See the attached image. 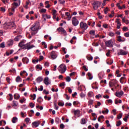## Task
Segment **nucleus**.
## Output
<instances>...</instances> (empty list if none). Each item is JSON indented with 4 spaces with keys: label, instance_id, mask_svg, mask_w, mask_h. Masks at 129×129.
I'll use <instances>...</instances> for the list:
<instances>
[{
    "label": "nucleus",
    "instance_id": "obj_1",
    "mask_svg": "<svg viewBox=\"0 0 129 129\" xmlns=\"http://www.w3.org/2000/svg\"><path fill=\"white\" fill-rule=\"evenodd\" d=\"M19 47L22 48V49H24L25 50H30L32 48H34V45H31L29 43H27L25 44V42L24 41L20 42L18 44Z\"/></svg>",
    "mask_w": 129,
    "mask_h": 129
},
{
    "label": "nucleus",
    "instance_id": "obj_2",
    "mask_svg": "<svg viewBox=\"0 0 129 129\" xmlns=\"http://www.w3.org/2000/svg\"><path fill=\"white\" fill-rule=\"evenodd\" d=\"M30 30H31V33L32 36H35L38 31H39V28L36 27V24H34L30 28Z\"/></svg>",
    "mask_w": 129,
    "mask_h": 129
},
{
    "label": "nucleus",
    "instance_id": "obj_3",
    "mask_svg": "<svg viewBox=\"0 0 129 129\" xmlns=\"http://www.w3.org/2000/svg\"><path fill=\"white\" fill-rule=\"evenodd\" d=\"M67 69V67H66V65L63 63L60 64L58 67V71L60 72V73H61V74L65 73Z\"/></svg>",
    "mask_w": 129,
    "mask_h": 129
},
{
    "label": "nucleus",
    "instance_id": "obj_4",
    "mask_svg": "<svg viewBox=\"0 0 129 129\" xmlns=\"http://www.w3.org/2000/svg\"><path fill=\"white\" fill-rule=\"evenodd\" d=\"M101 5V2H99V1H95L94 3L92 4L93 8L95 11H96L99 7Z\"/></svg>",
    "mask_w": 129,
    "mask_h": 129
},
{
    "label": "nucleus",
    "instance_id": "obj_5",
    "mask_svg": "<svg viewBox=\"0 0 129 129\" xmlns=\"http://www.w3.org/2000/svg\"><path fill=\"white\" fill-rule=\"evenodd\" d=\"M117 83H118V81H117V80H116V79H112L111 80V81L109 82V87L111 88V87H115V88H116V87L115 86L116 84H117Z\"/></svg>",
    "mask_w": 129,
    "mask_h": 129
},
{
    "label": "nucleus",
    "instance_id": "obj_6",
    "mask_svg": "<svg viewBox=\"0 0 129 129\" xmlns=\"http://www.w3.org/2000/svg\"><path fill=\"white\" fill-rule=\"evenodd\" d=\"M6 24L9 29H16L17 28V26L13 22L6 23Z\"/></svg>",
    "mask_w": 129,
    "mask_h": 129
},
{
    "label": "nucleus",
    "instance_id": "obj_7",
    "mask_svg": "<svg viewBox=\"0 0 129 129\" xmlns=\"http://www.w3.org/2000/svg\"><path fill=\"white\" fill-rule=\"evenodd\" d=\"M80 27L81 28V29H82L83 30L85 31V30H87L88 28V25H87V24L83 22H81L80 23Z\"/></svg>",
    "mask_w": 129,
    "mask_h": 129
},
{
    "label": "nucleus",
    "instance_id": "obj_8",
    "mask_svg": "<svg viewBox=\"0 0 129 129\" xmlns=\"http://www.w3.org/2000/svg\"><path fill=\"white\" fill-rule=\"evenodd\" d=\"M72 24L74 27H76L77 26H78L79 24V21L77 19H76V17H73L72 19Z\"/></svg>",
    "mask_w": 129,
    "mask_h": 129
},
{
    "label": "nucleus",
    "instance_id": "obj_9",
    "mask_svg": "<svg viewBox=\"0 0 129 129\" xmlns=\"http://www.w3.org/2000/svg\"><path fill=\"white\" fill-rule=\"evenodd\" d=\"M105 44L107 47H113V42L112 40H107L105 41Z\"/></svg>",
    "mask_w": 129,
    "mask_h": 129
},
{
    "label": "nucleus",
    "instance_id": "obj_10",
    "mask_svg": "<svg viewBox=\"0 0 129 129\" xmlns=\"http://www.w3.org/2000/svg\"><path fill=\"white\" fill-rule=\"evenodd\" d=\"M50 56H51V58L53 59H56V58H57V52H56L55 51H52L50 53Z\"/></svg>",
    "mask_w": 129,
    "mask_h": 129
},
{
    "label": "nucleus",
    "instance_id": "obj_11",
    "mask_svg": "<svg viewBox=\"0 0 129 129\" xmlns=\"http://www.w3.org/2000/svg\"><path fill=\"white\" fill-rule=\"evenodd\" d=\"M127 54V52L122 49H120L119 52L117 53L118 56H119L120 55H124Z\"/></svg>",
    "mask_w": 129,
    "mask_h": 129
},
{
    "label": "nucleus",
    "instance_id": "obj_12",
    "mask_svg": "<svg viewBox=\"0 0 129 129\" xmlns=\"http://www.w3.org/2000/svg\"><path fill=\"white\" fill-rule=\"evenodd\" d=\"M40 124V121H35L32 123V127H38Z\"/></svg>",
    "mask_w": 129,
    "mask_h": 129
},
{
    "label": "nucleus",
    "instance_id": "obj_13",
    "mask_svg": "<svg viewBox=\"0 0 129 129\" xmlns=\"http://www.w3.org/2000/svg\"><path fill=\"white\" fill-rule=\"evenodd\" d=\"M43 82L45 85H49V84H50L49 83V78L48 77H46L44 78Z\"/></svg>",
    "mask_w": 129,
    "mask_h": 129
},
{
    "label": "nucleus",
    "instance_id": "obj_14",
    "mask_svg": "<svg viewBox=\"0 0 129 129\" xmlns=\"http://www.w3.org/2000/svg\"><path fill=\"white\" fill-rule=\"evenodd\" d=\"M116 21V23H117V29H120V26H121V24H120V22L119 21V19L117 18Z\"/></svg>",
    "mask_w": 129,
    "mask_h": 129
},
{
    "label": "nucleus",
    "instance_id": "obj_15",
    "mask_svg": "<svg viewBox=\"0 0 129 129\" xmlns=\"http://www.w3.org/2000/svg\"><path fill=\"white\" fill-rule=\"evenodd\" d=\"M57 31L58 32H61V33H63V34H66V31L62 27L58 28L57 29Z\"/></svg>",
    "mask_w": 129,
    "mask_h": 129
},
{
    "label": "nucleus",
    "instance_id": "obj_16",
    "mask_svg": "<svg viewBox=\"0 0 129 129\" xmlns=\"http://www.w3.org/2000/svg\"><path fill=\"white\" fill-rule=\"evenodd\" d=\"M116 7L118 8L119 10H122V9H125V5H123L122 7H121L119 4V3H117L116 4Z\"/></svg>",
    "mask_w": 129,
    "mask_h": 129
},
{
    "label": "nucleus",
    "instance_id": "obj_17",
    "mask_svg": "<svg viewBox=\"0 0 129 129\" xmlns=\"http://www.w3.org/2000/svg\"><path fill=\"white\" fill-rule=\"evenodd\" d=\"M36 80L38 83H40L43 81V78L42 77H38Z\"/></svg>",
    "mask_w": 129,
    "mask_h": 129
},
{
    "label": "nucleus",
    "instance_id": "obj_18",
    "mask_svg": "<svg viewBox=\"0 0 129 129\" xmlns=\"http://www.w3.org/2000/svg\"><path fill=\"white\" fill-rule=\"evenodd\" d=\"M22 61L23 63H26V64H28V63H29V58L27 57H24L22 59Z\"/></svg>",
    "mask_w": 129,
    "mask_h": 129
},
{
    "label": "nucleus",
    "instance_id": "obj_19",
    "mask_svg": "<svg viewBox=\"0 0 129 129\" xmlns=\"http://www.w3.org/2000/svg\"><path fill=\"white\" fill-rule=\"evenodd\" d=\"M117 41L118 42H124L125 41V39L124 38V39H121V36H117Z\"/></svg>",
    "mask_w": 129,
    "mask_h": 129
},
{
    "label": "nucleus",
    "instance_id": "obj_20",
    "mask_svg": "<svg viewBox=\"0 0 129 129\" xmlns=\"http://www.w3.org/2000/svg\"><path fill=\"white\" fill-rule=\"evenodd\" d=\"M14 44V40L13 39H10L8 42V46H12Z\"/></svg>",
    "mask_w": 129,
    "mask_h": 129
},
{
    "label": "nucleus",
    "instance_id": "obj_21",
    "mask_svg": "<svg viewBox=\"0 0 129 129\" xmlns=\"http://www.w3.org/2000/svg\"><path fill=\"white\" fill-rule=\"evenodd\" d=\"M86 57L89 61H92L93 60V57L90 55H87Z\"/></svg>",
    "mask_w": 129,
    "mask_h": 129
},
{
    "label": "nucleus",
    "instance_id": "obj_22",
    "mask_svg": "<svg viewBox=\"0 0 129 129\" xmlns=\"http://www.w3.org/2000/svg\"><path fill=\"white\" fill-rule=\"evenodd\" d=\"M16 82H22V78H21V77H20L19 76H17L16 79Z\"/></svg>",
    "mask_w": 129,
    "mask_h": 129
},
{
    "label": "nucleus",
    "instance_id": "obj_23",
    "mask_svg": "<svg viewBox=\"0 0 129 129\" xmlns=\"http://www.w3.org/2000/svg\"><path fill=\"white\" fill-rule=\"evenodd\" d=\"M90 35L91 36H95V31L94 30H92L89 32Z\"/></svg>",
    "mask_w": 129,
    "mask_h": 129
},
{
    "label": "nucleus",
    "instance_id": "obj_24",
    "mask_svg": "<svg viewBox=\"0 0 129 129\" xmlns=\"http://www.w3.org/2000/svg\"><path fill=\"white\" fill-rule=\"evenodd\" d=\"M54 106L55 109H56V110H58V109L59 108V107H58L57 106V101H55L54 102Z\"/></svg>",
    "mask_w": 129,
    "mask_h": 129
},
{
    "label": "nucleus",
    "instance_id": "obj_25",
    "mask_svg": "<svg viewBox=\"0 0 129 129\" xmlns=\"http://www.w3.org/2000/svg\"><path fill=\"white\" fill-rule=\"evenodd\" d=\"M74 110V114L75 115L77 114H79L80 113V111L79 110Z\"/></svg>",
    "mask_w": 129,
    "mask_h": 129
},
{
    "label": "nucleus",
    "instance_id": "obj_26",
    "mask_svg": "<svg viewBox=\"0 0 129 129\" xmlns=\"http://www.w3.org/2000/svg\"><path fill=\"white\" fill-rule=\"evenodd\" d=\"M81 124H85L86 123V120H85V118H83L81 119Z\"/></svg>",
    "mask_w": 129,
    "mask_h": 129
},
{
    "label": "nucleus",
    "instance_id": "obj_27",
    "mask_svg": "<svg viewBox=\"0 0 129 129\" xmlns=\"http://www.w3.org/2000/svg\"><path fill=\"white\" fill-rule=\"evenodd\" d=\"M87 75L88 76L89 80H91V79H92V76L91 75V73H90V72H88Z\"/></svg>",
    "mask_w": 129,
    "mask_h": 129
},
{
    "label": "nucleus",
    "instance_id": "obj_28",
    "mask_svg": "<svg viewBox=\"0 0 129 129\" xmlns=\"http://www.w3.org/2000/svg\"><path fill=\"white\" fill-rule=\"evenodd\" d=\"M14 98L17 100L19 99V98H20V95H19V94H14Z\"/></svg>",
    "mask_w": 129,
    "mask_h": 129
},
{
    "label": "nucleus",
    "instance_id": "obj_29",
    "mask_svg": "<svg viewBox=\"0 0 129 129\" xmlns=\"http://www.w3.org/2000/svg\"><path fill=\"white\" fill-rule=\"evenodd\" d=\"M18 120V118L17 117H14L12 119V122L13 123H16V121Z\"/></svg>",
    "mask_w": 129,
    "mask_h": 129
},
{
    "label": "nucleus",
    "instance_id": "obj_30",
    "mask_svg": "<svg viewBox=\"0 0 129 129\" xmlns=\"http://www.w3.org/2000/svg\"><path fill=\"white\" fill-rule=\"evenodd\" d=\"M36 68H37V69H39V70H42L43 69V67H42V66H41V65L40 64H37L36 66Z\"/></svg>",
    "mask_w": 129,
    "mask_h": 129
},
{
    "label": "nucleus",
    "instance_id": "obj_31",
    "mask_svg": "<svg viewBox=\"0 0 129 129\" xmlns=\"http://www.w3.org/2000/svg\"><path fill=\"white\" fill-rule=\"evenodd\" d=\"M125 79V77H122L120 79V83H121L122 84H123V80H124Z\"/></svg>",
    "mask_w": 129,
    "mask_h": 129
},
{
    "label": "nucleus",
    "instance_id": "obj_32",
    "mask_svg": "<svg viewBox=\"0 0 129 129\" xmlns=\"http://www.w3.org/2000/svg\"><path fill=\"white\" fill-rule=\"evenodd\" d=\"M93 102H94V101L93 100H90L88 101L89 105H92L93 104Z\"/></svg>",
    "mask_w": 129,
    "mask_h": 129
},
{
    "label": "nucleus",
    "instance_id": "obj_33",
    "mask_svg": "<svg viewBox=\"0 0 129 129\" xmlns=\"http://www.w3.org/2000/svg\"><path fill=\"white\" fill-rule=\"evenodd\" d=\"M122 117V113H119L118 115H117V119H120Z\"/></svg>",
    "mask_w": 129,
    "mask_h": 129
},
{
    "label": "nucleus",
    "instance_id": "obj_34",
    "mask_svg": "<svg viewBox=\"0 0 129 129\" xmlns=\"http://www.w3.org/2000/svg\"><path fill=\"white\" fill-rule=\"evenodd\" d=\"M106 63L108 64V65H111V64L113 63V60L110 59L109 61H107Z\"/></svg>",
    "mask_w": 129,
    "mask_h": 129
},
{
    "label": "nucleus",
    "instance_id": "obj_35",
    "mask_svg": "<svg viewBox=\"0 0 129 129\" xmlns=\"http://www.w3.org/2000/svg\"><path fill=\"white\" fill-rule=\"evenodd\" d=\"M121 125V121L119 120L117 121V123L116 124V126H119Z\"/></svg>",
    "mask_w": 129,
    "mask_h": 129
},
{
    "label": "nucleus",
    "instance_id": "obj_36",
    "mask_svg": "<svg viewBox=\"0 0 129 129\" xmlns=\"http://www.w3.org/2000/svg\"><path fill=\"white\" fill-rule=\"evenodd\" d=\"M115 95L117 97H120V96H122L121 94L119 92H116L115 93Z\"/></svg>",
    "mask_w": 129,
    "mask_h": 129
},
{
    "label": "nucleus",
    "instance_id": "obj_37",
    "mask_svg": "<svg viewBox=\"0 0 129 129\" xmlns=\"http://www.w3.org/2000/svg\"><path fill=\"white\" fill-rule=\"evenodd\" d=\"M92 95H93V92H89L88 93V96H89V97H92Z\"/></svg>",
    "mask_w": 129,
    "mask_h": 129
},
{
    "label": "nucleus",
    "instance_id": "obj_38",
    "mask_svg": "<svg viewBox=\"0 0 129 129\" xmlns=\"http://www.w3.org/2000/svg\"><path fill=\"white\" fill-rule=\"evenodd\" d=\"M122 31H123V32H126V31H128V28L125 26H124L122 28Z\"/></svg>",
    "mask_w": 129,
    "mask_h": 129
},
{
    "label": "nucleus",
    "instance_id": "obj_39",
    "mask_svg": "<svg viewBox=\"0 0 129 129\" xmlns=\"http://www.w3.org/2000/svg\"><path fill=\"white\" fill-rule=\"evenodd\" d=\"M66 81L67 82H70V81H71V78L69 76L67 77Z\"/></svg>",
    "mask_w": 129,
    "mask_h": 129
},
{
    "label": "nucleus",
    "instance_id": "obj_40",
    "mask_svg": "<svg viewBox=\"0 0 129 129\" xmlns=\"http://www.w3.org/2000/svg\"><path fill=\"white\" fill-rule=\"evenodd\" d=\"M20 103H24L26 101V98H23L22 99L19 100Z\"/></svg>",
    "mask_w": 129,
    "mask_h": 129
},
{
    "label": "nucleus",
    "instance_id": "obj_41",
    "mask_svg": "<svg viewBox=\"0 0 129 129\" xmlns=\"http://www.w3.org/2000/svg\"><path fill=\"white\" fill-rule=\"evenodd\" d=\"M108 35L110 37H113V36H114V33H113V32H110L108 33Z\"/></svg>",
    "mask_w": 129,
    "mask_h": 129
},
{
    "label": "nucleus",
    "instance_id": "obj_42",
    "mask_svg": "<svg viewBox=\"0 0 129 129\" xmlns=\"http://www.w3.org/2000/svg\"><path fill=\"white\" fill-rule=\"evenodd\" d=\"M29 106L31 108H33V107H35V104L33 103H29Z\"/></svg>",
    "mask_w": 129,
    "mask_h": 129
},
{
    "label": "nucleus",
    "instance_id": "obj_43",
    "mask_svg": "<svg viewBox=\"0 0 129 129\" xmlns=\"http://www.w3.org/2000/svg\"><path fill=\"white\" fill-rule=\"evenodd\" d=\"M5 42H3L0 44V48H5Z\"/></svg>",
    "mask_w": 129,
    "mask_h": 129
},
{
    "label": "nucleus",
    "instance_id": "obj_44",
    "mask_svg": "<svg viewBox=\"0 0 129 129\" xmlns=\"http://www.w3.org/2000/svg\"><path fill=\"white\" fill-rule=\"evenodd\" d=\"M46 12H47V10L45 9H42L40 11V14H42V13H46Z\"/></svg>",
    "mask_w": 129,
    "mask_h": 129
},
{
    "label": "nucleus",
    "instance_id": "obj_45",
    "mask_svg": "<svg viewBox=\"0 0 129 129\" xmlns=\"http://www.w3.org/2000/svg\"><path fill=\"white\" fill-rule=\"evenodd\" d=\"M42 97H39L38 99H37V102H38L39 103H41V102H42Z\"/></svg>",
    "mask_w": 129,
    "mask_h": 129
},
{
    "label": "nucleus",
    "instance_id": "obj_46",
    "mask_svg": "<svg viewBox=\"0 0 129 129\" xmlns=\"http://www.w3.org/2000/svg\"><path fill=\"white\" fill-rule=\"evenodd\" d=\"M13 106H18V102L13 101Z\"/></svg>",
    "mask_w": 129,
    "mask_h": 129
},
{
    "label": "nucleus",
    "instance_id": "obj_47",
    "mask_svg": "<svg viewBox=\"0 0 129 129\" xmlns=\"http://www.w3.org/2000/svg\"><path fill=\"white\" fill-rule=\"evenodd\" d=\"M30 96H31V97L33 98V100H35V99H36V95H35V94H34L33 95H31Z\"/></svg>",
    "mask_w": 129,
    "mask_h": 129
},
{
    "label": "nucleus",
    "instance_id": "obj_48",
    "mask_svg": "<svg viewBox=\"0 0 129 129\" xmlns=\"http://www.w3.org/2000/svg\"><path fill=\"white\" fill-rule=\"evenodd\" d=\"M42 45H43V46H44V48H45V49H46V48H47V44H46V42H42Z\"/></svg>",
    "mask_w": 129,
    "mask_h": 129
},
{
    "label": "nucleus",
    "instance_id": "obj_49",
    "mask_svg": "<svg viewBox=\"0 0 129 129\" xmlns=\"http://www.w3.org/2000/svg\"><path fill=\"white\" fill-rule=\"evenodd\" d=\"M1 11L3 12V13H5V12H6V8H4V7H1Z\"/></svg>",
    "mask_w": 129,
    "mask_h": 129
},
{
    "label": "nucleus",
    "instance_id": "obj_50",
    "mask_svg": "<svg viewBox=\"0 0 129 129\" xmlns=\"http://www.w3.org/2000/svg\"><path fill=\"white\" fill-rule=\"evenodd\" d=\"M9 95L10 97L9 100H10V101H12V100H13V95L12 94H9Z\"/></svg>",
    "mask_w": 129,
    "mask_h": 129
},
{
    "label": "nucleus",
    "instance_id": "obj_51",
    "mask_svg": "<svg viewBox=\"0 0 129 129\" xmlns=\"http://www.w3.org/2000/svg\"><path fill=\"white\" fill-rule=\"evenodd\" d=\"M108 11V8H106L104 10V13L105 15L107 14V11Z\"/></svg>",
    "mask_w": 129,
    "mask_h": 129
},
{
    "label": "nucleus",
    "instance_id": "obj_52",
    "mask_svg": "<svg viewBox=\"0 0 129 129\" xmlns=\"http://www.w3.org/2000/svg\"><path fill=\"white\" fill-rule=\"evenodd\" d=\"M47 14H43L42 15V18L44 19V21H46V18H47Z\"/></svg>",
    "mask_w": 129,
    "mask_h": 129
},
{
    "label": "nucleus",
    "instance_id": "obj_53",
    "mask_svg": "<svg viewBox=\"0 0 129 129\" xmlns=\"http://www.w3.org/2000/svg\"><path fill=\"white\" fill-rule=\"evenodd\" d=\"M35 62L38 63V62H39V59H32V63L35 64Z\"/></svg>",
    "mask_w": 129,
    "mask_h": 129
},
{
    "label": "nucleus",
    "instance_id": "obj_54",
    "mask_svg": "<svg viewBox=\"0 0 129 129\" xmlns=\"http://www.w3.org/2000/svg\"><path fill=\"white\" fill-rule=\"evenodd\" d=\"M128 115L125 116L124 118H123L124 121H127V118H128Z\"/></svg>",
    "mask_w": 129,
    "mask_h": 129
},
{
    "label": "nucleus",
    "instance_id": "obj_55",
    "mask_svg": "<svg viewBox=\"0 0 129 129\" xmlns=\"http://www.w3.org/2000/svg\"><path fill=\"white\" fill-rule=\"evenodd\" d=\"M58 105H59V106H64V103L58 102Z\"/></svg>",
    "mask_w": 129,
    "mask_h": 129
},
{
    "label": "nucleus",
    "instance_id": "obj_56",
    "mask_svg": "<svg viewBox=\"0 0 129 129\" xmlns=\"http://www.w3.org/2000/svg\"><path fill=\"white\" fill-rule=\"evenodd\" d=\"M59 1L61 5H63L64 4H65V0H59Z\"/></svg>",
    "mask_w": 129,
    "mask_h": 129
},
{
    "label": "nucleus",
    "instance_id": "obj_57",
    "mask_svg": "<svg viewBox=\"0 0 129 129\" xmlns=\"http://www.w3.org/2000/svg\"><path fill=\"white\" fill-rule=\"evenodd\" d=\"M110 54V50H108L107 52L106 53V55L107 57H109V55Z\"/></svg>",
    "mask_w": 129,
    "mask_h": 129
},
{
    "label": "nucleus",
    "instance_id": "obj_58",
    "mask_svg": "<svg viewBox=\"0 0 129 129\" xmlns=\"http://www.w3.org/2000/svg\"><path fill=\"white\" fill-rule=\"evenodd\" d=\"M124 36H125L126 38L129 37V32H126L124 34Z\"/></svg>",
    "mask_w": 129,
    "mask_h": 129
},
{
    "label": "nucleus",
    "instance_id": "obj_59",
    "mask_svg": "<svg viewBox=\"0 0 129 129\" xmlns=\"http://www.w3.org/2000/svg\"><path fill=\"white\" fill-rule=\"evenodd\" d=\"M65 126H64V124L63 123L60 124V128L61 129H64Z\"/></svg>",
    "mask_w": 129,
    "mask_h": 129
},
{
    "label": "nucleus",
    "instance_id": "obj_60",
    "mask_svg": "<svg viewBox=\"0 0 129 129\" xmlns=\"http://www.w3.org/2000/svg\"><path fill=\"white\" fill-rule=\"evenodd\" d=\"M83 69L84 70H85V71H88V69L86 68V66H84L83 67Z\"/></svg>",
    "mask_w": 129,
    "mask_h": 129
},
{
    "label": "nucleus",
    "instance_id": "obj_61",
    "mask_svg": "<svg viewBox=\"0 0 129 129\" xmlns=\"http://www.w3.org/2000/svg\"><path fill=\"white\" fill-rule=\"evenodd\" d=\"M60 87H62V86H65V82H62L59 85Z\"/></svg>",
    "mask_w": 129,
    "mask_h": 129
},
{
    "label": "nucleus",
    "instance_id": "obj_62",
    "mask_svg": "<svg viewBox=\"0 0 129 129\" xmlns=\"http://www.w3.org/2000/svg\"><path fill=\"white\" fill-rule=\"evenodd\" d=\"M43 86H40V88H38L39 91H43Z\"/></svg>",
    "mask_w": 129,
    "mask_h": 129
},
{
    "label": "nucleus",
    "instance_id": "obj_63",
    "mask_svg": "<svg viewBox=\"0 0 129 129\" xmlns=\"http://www.w3.org/2000/svg\"><path fill=\"white\" fill-rule=\"evenodd\" d=\"M57 11L56 10H52V15H56Z\"/></svg>",
    "mask_w": 129,
    "mask_h": 129
},
{
    "label": "nucleus",
    "instance_id": "obj_64",
    "mask_svg": "<svg viewBox=\"0 0 129 129\" xmlns=\"http://www.w3.org/2000/svg\"><path fill=\"white\" fill-rule=\"evenodd\" d=\"M55 122H57V123H59V118L58 117H56L55 118Z\"/></svg>",
    "mask_w": 129,
    "mask_h": 129
}]
</instances>
